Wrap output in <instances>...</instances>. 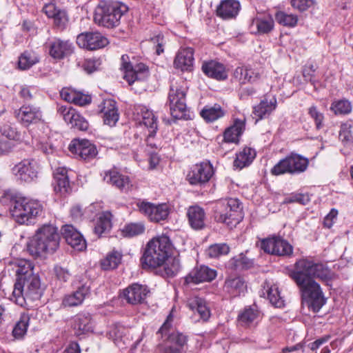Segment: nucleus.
Listing matches in <instances>:
<instances>
[{"mask_svg": "<svg viewBox=\"0 0 353 353\" xmlns=\"http://www.w3.org/2000/svg\"><path fill=\"white\" fill-rule=\"evenodd\" d=\"M333 275L323 263H314L305 258L298 260L294 269L290 272V278L299 289L303 303L314 312H318L326 302L320 285L314 279L328 282L332 279Z\"/></svg>", "mask_w": 353, "mask_h": 353, "instance_id": "nucleus-1", "label": "nucleus"}, {"mask_svg": "<svg viewBox=\"0 0 353 353\" xmlns=\"http://www.w3.org/2000/svg\"><path fill=\"white\" fill-rule=\"evenodd\" d=\"M172 243L165 235L152 238L146 244L141 258L143 268H152L164 265L171 254Z\"/></svg>", "mask_w": 353, "mask_h": 353, "instance_id": "nucleus-2", "label": "nucleus"}, {"mask_svg": "<svg viewBox=\"0 0 353 353\" xmlns=\"http://www.w3.org/2000/svg\"><path fill=\"white\" fill-rule=\"evenodd\" d=\"M59 234L56 227L46 224L39 228L28 244L30 254L37 258L49 252H54L59 245Z\"/></svg>", "mask_w": 353, "mask_h": 353, "instance_id": "nucleus-3", "label": "nucleus"}, {"mask_svg": "<svg viewBox=\"0 0 353 353\" xmlns=\"http://www.w3.org/2000/svg\"><path fill=\"white\" fill-rule=\"evenodd\" d=\"M214 220L229 228L235 227L243 218L241 203L239 199L228 198L216 201L213 206Z\"/></svg>", "mask_w": 353, "mask_h": 353, "instance_id": "nucleus-4", "label": "nucleus"}, {"mask_svg": "<svg viewBox=\"0 0 353 353\" xmlns=\"http://www.w3.org/2000/svg\"><path fill=\"white\" fill-rule=\"evenodd\" d=\"M128 7L121 2L100 3L95 8L94 21L105 28H114L119 25L121 17L127 13Z\"/></svg>", "mask_w": 353, "mask_h": 353, "instance_id": "nucleus-5", "label": "nucleus"}, {"mask_svg": "<svg viewBox=\"0 0 353 353\" xmlns=\"http://www.w3.org/2000/svg\"><path fill=\"white\" fill-rule=\"evenodd\" d=\"M42 205L36 200L18 198L11 201L10 213L20 224H28L42 212Z\"/></svg>", "mask_w": 353, "mask_h": 353, "instance_id": "nucleus-6", "label": "nucleus"}, {"mask_svg": "<svg viewBox=\"0 0 353 353\" xmlns=\"http://www.w3.org/2000/svg\"><path fill=\"white\" fill-rule=\"evenodd\" d=\"M42 294L43 290L37 275L21 281H16L12 292L15 302L20 305H23L27 300L37 301Z\"/></svg>", "mask_w": 353, "mask_h": 353, "instance_id": "nucleus-7", "label": "nucleus"}, {"mask_svg": "<svg viewBox=\"0 0 353 353\" xmlns=\"http://www.w3.org/2000/svg\"><path fill=\"white\" fill-rule=\"evenodd\" d=\"M309 165V160L299 154L292 152L281 159L272 169L273 175L284 174H299L304 172Z\"/></svg>", "mask_w": 353, "mask_h": 353, "instance_id": "nucleus-8", "label": "nucleus"}, {"mask_svg": "<svg viewBox=\"0 0 353 353\" xmlns=\"http://www.w3.org/2000/svg\"><path fill=\"white\" fill-rule=\"evenodd\" d=\"M185 95L186 89L185 88L172 83L168 94V99L171 114L176 119L186 118Z\"/></svg>", "mask_w": 353, "mask_h": 353, "instance_id": "nucleus-9", "label": "nucleus"}, {"mask_svg": "<svg viewBox=\"0 0 353 353\" xmlns=\"http://www.w3.org/2000/svg\"><path fill=\"white\" fill-rule=\"evenodd\" d=\"M261 248L268 254L279 256L289 257L293 254L292 245L280 236H274L263 239Z\"/></svg>", "mask_w": 353, "mask_h": 353, "instance_id": "nucleus-10", "label": "nucleus"}, {"mask_svg": "<svg viewBox=\"0 0 353 353\" xmlns=\"http://www.w3.org/2000/svg\"><path fill=\"white\" fill-rule=\"evenodd\" d=\"M134 116L136 121L140 124L144 125L148 130V143L152 148L156 147L154 144L150 143V139L154 137L158 129L157 118L154 113L143 105H137L134 108Z\"/></svg>", "mask_w": 353, "mask_h": 353, "instance_id": "nucleus-11", "label": "nucleus"}, {"mask_svg": "<svg viewBox=\"0 0 353 353\" xmlns=\"http://www.w3.org/2000/svg\"><path fill=\"white\" fill-rule=\"evenodd\" d=\"M214 174L212 165L209 161H203L192 165L186 179L192 185H203L208 183Z\"/></svg>", "mask_w": 353, "mask_h": 353, "instance_id": "nucleus-12", "label": "nucleus"}, {"mask_svg": "<svg viewBox=\"0 0 353 353\" xmlns=\"http://www.w3.org/2000/svg\"><path fill=\"white\" fill-rule=\"evenodd\" d=\"M39 165L34 159H23L12 168L15 177L23 182H31L38 176Z\"/></svg>", "mask_w": 353, "mask_h": 353, "instance_id": "nucleus-13", "label": "nucleus"}, {"mask_svg": "<svg viewBox=\"0 0 353 353\" xmlns=\"http://www.w3.org/2000/svg\"><path fill=\"white\" fill-rule=\"evenodd\" d=\"M141 213L146 216L151 221L159 222L167 219L170 209L166 203L155 205L150 202L141 201L137 203Z\"/></svg>", "mask_w": 353, "mask_h": 353, "instance_id": "nucleus-14", "label": "nucleus"}, {"mask_svg": "<svg viewBox=\"0 0 353 353\" xmlns=\"http://www.w3.org/2000/svg\"><path fill=\"white\" fill-rule=\"evenodd\" d=\"M77 43L80 48L95 50L108 45V39L98 32H85L77 37Z\"/></svg>", "mask_w": 353, "mask_h": 353, "instance_id": "nucleus-15", "label": "nucleus"}, {"mask_svg": "<svg viewBox=\"0 0 353 353\" xmlns=\"http://www.w3.org/2000/svg\"><path fill=\"white\" fill-rule=\"evenodd\" d=\"M68 149L77 158L83 160L89 161L97 154L96 146L87 139L73 140L69 145Z\"/></svg>", "mask_w": 353, "mask_h": 353, "instance_id": "nucleus-16", "label": "nucleus"}, {"mask_svg": "<svg viewBox=\"0 0 353 353\" xmlns=\"http://www.w3.org/2000/svg\"><path fill=\"white\" fill-rule=\"evenodd\" d=\"M18 121L25 126L39 122L42 119L40 108L32 105H23L15 112Z\"/></svg>", "mask_w": 353, "mask_h": 353, "instance_id": "nucleus-17", "label": "nucleus"}, {"mask_svg": "<svg viewBox=\"0 0 353 353\" xmlns=\"http://www.w3.org/2000/svg\"><path fill=\"white\" fill-rule=\"evenodd\" d=\"M103 123L109 126H114L119 119L117 103L111 99H105L99 105Z\"/></svg>", "mask_w": 353, "mask_h": 353, "instance_id": "nucleus-18", "label": "nucleus"}, {"mask_svg": "<svg viewBox=\"0 0 353 353\" xmlns=\"http://www.w3.org/2000/svg\"><path fill=\"white\" fill-rule=\"evenodd\" d=\"M149 292L146 285L134 283L123 290V296L128 303L137 305L143 303Z\"/></svg>", "mask_w": 353, "mask_h": 353, "instance_id": "nucleus-19", "label": "nucleus"}, {"mask_svg": "<svg viewBox=\"0 0 353 353\" xmlns=\"http://www.w3.org/2000/svg\"><path fill=\"white\" fill-rule=\"evenodd\" d=\"M61 234L66 243L74 249L81 251L85 248L86 243L81 233L72 225H65L61 228Z\"/></svg>", "mask_w": 353, "mask_h": 353, "instance_id": "nucleus-20", "label": "nucleus"}, {"mask_svg": "<svg viewBox=\"0 0 353 353\" xmlns=\"http://www.w3.org/2000/svg\"><path fill=\"white\" fill-rule=\"evenodd\" d=\"M50 55L54 59H61L73 52L72 43L69 41L54 39L48 43Z\"/></svg>", "mask_w": 353, "mask_h": 353, "instance_id": "nucleus-21", "label": "nucleus"}, {"mask_svg": "<svg viewBox=\"0 0 353 353\" xmlns=\"http://www.w3.org/2000/svg\"><path fill=\"white\" fill-rule=\"evenodd\" d=\"M216 276V271L210 268L206 265H200L195 268L186 277L187 283H199L202 282H209L214 279Z\"/></svg>", "mask_w": 353, "mask_h": 353, "instance_id": "nucleus-22", "label": "nucleus"}, {"mask_svg": "<svg viewBox=\"0 0 353 353\" xmlns=\"http://www.w3.org/2000/svg\"><path fill=\"white\" fill-rule=\"evenodd\" d=\"M241 9V5L237 0H222L217 6L216 15L223 20L235 19Z\"/></svg>", "mask_w": 353, "mask_h": 353, "instance_id": "nucleus-23", "label": "nucleus"}, {"mask_svg": "<svg viewBox=\"0 0 353 353\" xmlns=\"http://www.w3.org/2000/svg\"><path fill=\"white\" fill-rule=\"evenodd\" d=\"M72 328L77 336L92 332L94 329V321L90 313H80L73 319Z\"/></svg>", "mask_w": 353, "mask_h": 353, "instance_id": "nucleus-24", "label": "nucleus"}, {"mask_svg": "<svg viewBox=\"0 0 353 353\" xmlns=\"http://www.w3.org/2000/svg\"><path fill=\"white\" fill-rule=\"evenodd\" d=\"M101 175L105 182L115 186L121 190H128L131 186L129 177L120 174L115 170L105 171Z\"/></svg>", "mask_w": 353, "mask_h": 353, "instance_id": "nucleus-25", "label": "nucleus"}, {"mask_svg": "<svg viewBox=\"0 0 353 353\" xmlns=\"http://www.w3.org/2000/svg\"><path fill=\"white\" fill-rule=\"evenodd\" d=\"M54 190L61 194L68 193L71 188L68 176V170L65 168L59 167L53 172Z\"/></svg>", "mask_w": 353, "mask_h": 353, "instance_id": "nucleus-26", "label": "nucleus"}, {"mask_svg": "<svg viewBox=\"0 0 353 353\" xmlns=\"http://www.w3.org/2000/svg\"><path fill=\"white\" fill-rule=\"evenodd\" d=\"M89 294L90 287L82 285L79 287L76 291L64 296L62 300V305L64 307H76L80 305Z\"/></svg>", "mask_w": 353, "mask_h": 353, "instance_id": "nucleus-27", "label": "nucleus"}, {"mask_svg": "<svg viewBox=\"0 0 353 353\" xmlns=\"http://www.w3.org/2000/svg\"><path fill=\"white\" fill-rule=\"evenodd\" d=\"M187 216L189 224L192 229L199 230L205 227V212L202 208L198 205L189 207Z\"/></svg>", "mask_w": 353, "mask_h": 353, "instance_id": "nucleus-28", "label": "nucleus"}, {"mask_svg": "<svg viewBox=\"0 0 353 353\" xmlns=\"http://www.w3.org/2000/svg\"><path fill=\"white\" fill-rule=\"evenodd\" d=\"M194 51L192 48H181L179 50L174 65L182 71L190 70L194 62Z\"/></svg>", "mask_w": 353, "mask_h": 353, "instance_id": "nucleus-29", "label": "nucleus"}, {"mask_svg": "<svg viewBox=\"0 0 353 353\" xmlns=\"http://www.w3.org/2000/svg\"><path fill=\"white\" fill-rule=\"evenodd\" d=\"M277 102L275 97L268 100L263 99L261 102L253 108V118L256 119V122L269 116L276 108Z\"/></svg>", "mask_w": 353, "mask_h": 353, "instance_id": "nucleus-30", "label": "nucleus"}, {"mask_svg": "<svg viewBox=\"0 0 353 353\" xmlns=\"http://www.w3.org/2000/svg\"><path fill=\"white\" fill-rule=\"evenodd\" d=\"M261 296H266L270 302L276 307L284 306V301L280 295L278 286L266 281L263 285Z\"/></svg>", "mask_w": 353, "mask_h": 353, "instance_id": "nucleus-31", "label": "nucleus"}, {"mask_svg": "<svg viewBox=\"0 0 353 353\" xmlns=\"http://www.w3.org/2000/svg\"><path fill=\"white\" fill-rule=\"evenodd\" d=\"M202 70L208 77L216 80H224L228 77L224 65L215 61L203 63Z\"/></svg>", "mask_w": 353, "mask_h": 353, "instance_id": "nucleus-32", "label": "nucleus"}, {"mask_svg": "<svg viewBox=\"0 0 353 353\" xmlns=\"http://www.w3.org/2000/svg\"><path fill=\"white\" fill-rule=\"evenodd\" d=\"M234 76L241 84L246 83H254L261 78V73L259 70H254L247 66H241L235 69Z\"/></svg>", "mask_w": 353, "mask_h": 353, "instance_id": "nucleus-33", "label": "nucleus"}, {"mask_svg": "<svg viewBox=\"0 0 353 353\" xmlns=\"http://www.w3.org/2000/svg\"><path fill=\"white\" fill-rule=\"evenodd\" d=\"M45 14L54 19V23L59 28H64L68 22V16L64 10L57 8L54 3H46L43 8Z\"/></svg>", "mask_w": 353, "mask_h": 353, "instance_id": "nucleus-34", "label": "nucleus"}, {"mask_svg": "<svg viewBox=\"0 0 353 353\" xmlns=\"http://www.w3.org/2000/svg\"><path fill=\"white\" fill-rule=\"evenodd\" d=\"M149 74L148 68L143 63H137L132 65V68L124 74L123 79H125L129 85L133 83L135 81L143 80Z\"/></svg>", "mask_w": 353, "mask_h": 353, "instance_id": "nucleus-35", "label": "nucleus"}, {"mask_svg": "<svg viewBox=\"0 0 353 353\" xmlns=\"http://www.w3.org/2000/svg\"><path fill=\"white\" fill-rule=\"evenodd\" d=\"M245 120L235 119L234 124L225 129L223 133L224 141L227 143H237L245 130Z\"/></svg>", "mask_w": 353, "mask_h": 353, "instance_id": "nucleus-36", "label": "nucleus"}, {"mask_svg": "<svg viewBox=\"0 0 353 353\" xmlns=\"http://www.w3.org/2000/svg\"><path fill=\"white\" fill-rule=\"evenodd\" d=\"M187 305L192 311L196 312L204 321H206L210 316V308L203 298L199 296L190 298Z\"/></svg>", "mask_w": 353, "mask_h": 353, "instance_id": "nucleus-37", "label": "nucleus"}, {"mask_svg": "<svg viewBox=\"0 0 353 353\" xmlns=\"http://www.w3.org/2000/svg\"><path fill=\"white\" fill-rule=\"evenodd\" d=\"M112 228V214L110 212H103L99 214L94 228V233L101 236L108 232Z\"/></svg>", "mask_w": 353, "mask_h": 353, "instance_id": "nucleus-38", "label": "nucleus"}, {"mask_svg": "<svg viewBox=\"0 0 353 353\" xmlns=\"http://www.w3.org/2000/svg\"><path fill=\"white\" fill-rule=\"evenodd\" d=\"M225 112L220 105L214 104L212 106L206 105L201 111L200 114L207 122H213L224 117Z\"/></svg>", "mask_w": 353, "mask_h": 353, "instance_id": "nucleus-39", "label": "nucleus"}, {"mask_svg": "<svg viewBox=\"0 0 353 353\" xmlns=\"http://www.w3.org/2000/svg\"><path fill=\"white\" fill-rule=\"evenodd\" d=\"M34 265L30 261L21 259L17 263L16 274L17 279L16 281H21L30 277L36 276L33 272Z\"/></svg>", "mask_w": 353, "mask_h": 353, "instance_id": "nucleus-40", "label": "nucleus"}, {"mask_svg": "<svg viewBox=\"0 0 353 353\" xmlns=\"http://www.w3.org/2000/svg\"><path fill=\"white\" fill-rule=\"evenodd\" d=\"M245 287L244 281L240 277H234L226 279L223 286V290L230 296L235 297L240 294Z\"/></svg>", "mask_w": 353, "mask_h": 353, "instance_id": "nucleus-41", "label": "nucleus"}, {"mask_svg": "<svg viewBox=\"0 0 353 353\" xmlns=\"http://www.w3.org/2000/svg\"><path fill=\"white\" fill-rule=\"evenodd\" d=\"M255 151L250 148H245L239 153L236 154L234 161V165L240 169L249 165L255 158Z\"/></svg>", "mask_w": 353, "mask_h": 353, "instance_id": "nucleus-42", "label": "nucleus"}, {"mask_svg": "<svg viewBox=\"0 0 353 353\" xmlns=\"http://www.w3.org/2000/svg\"><path fill=\"white\" fill-rule=\"evenodd\" d=\"M171 324L168 321H166L159 329V332L161 334L163 337H167V339L172 342H174L179 346H183L186 343V336L180 333H169Z\"/></svg>", "mask_w": 353, "mask_h": 353, "instance_id": "nucleus-43", "label": "nucleus"}, {"mask_svg": "<svg viewBox=\"0 0 353 353\" xmlns=\"http://www.w3.org/2000/svg\"><path fill=\"white\" fill-rule=\"evenodd\" d=\"M122 254L120 252L112 250L107 254L106 257L101 261V268L104 270H113L117 268L121 263Z\"/></svg>", "mask_w": 353, "mask_h": 353, "instance_id": "nucleus-44", "label": "nucleus"}, {"mask_svg": "<svg viewBox=\"0 0 353 353\" xmlns=\"http://www.w3.org/2000/svg\"><path fill=\"white\" fill-rule=\"evenodd\" d=\"M39 61L37 54L32 51H25L19 57L18 65L21 70H28Z\"/></svg>", "mask_w": 353, "mask_h": 353, "instance_id": "nucleus-45", "label": "nucleus"}, {"mask_svg": "<svg viewBox=\"0 0 353 353\" xmlns=\"http://www.w3.org/2000/svg\"><path fill=\"white\" fill-rule=\"evenodd\" d=\"M30 317L27 314H22L19 320L12 330V336L16 339H21L26 334L29 325Z\"/></svg>", "mask_w": 353, "mask_h": 353, "instance_id": "nucleus-46", "label": "nucleus"}, {"mask_svg": "<svg viewBox=\"0 0 353 353\" xmlns=\"http://www.w3.org/2000/svg\"><path fill=\"white\" fill-rule=\"evenodd\" d=\"M259 312L256 307H245L238 316V321L242 325H249L259 316Z\"/></svg>", "mask_w": 353, "mask_h": 353, "instance_id": "nucleus-47", "label": "nucleus"}, {"mask_svg": "<svg viewBox=\"0 0 353 353\" xmlns=\"http://www.w3.org/2000/svg\"><path fill=\"white\" fill-rule=\"evenodd\" d=\"M254 23L257 28L258 32L261 34L270 32L272 30L274 25V19L270 15L257 17L254 20Z\"/></svg>", "mask_w": 353, "mask_h": 353, "instance_id": "nucleus-48", "label": "nucleus"}, {"mask_svg": "<svg viewBox=\"0 0 353 353\" xmlns=\"http://www.w3.org/2000/svg\"><path fill=\"white\" fill-rule=\"evenodd\" d=\"M145 231V225L142 222L130 223L126 224L121 230L125 237H134L143 234Z\"/></svg>", "mask_w": 353, "mask_h": 353, "instance_id": "nucleus-49", "label": "nucleus"}, {"mask_svg": "<svg viewBox=\"0 0 353 353\" xmlns=\"http://www.w3.org/2000/svg\"><path fill=\"white\" fill-rule=\"evenodd\" d=\"M230 252V247L226 243H216L210 245L206 250L207 255L210 258H218L225 255Z\"/></svg>", "mask_w": 353, "mask_h": 353, "instance_id": "nucleus-50", "label": "nucleus"}, {"mask_svg": "<svg viewBox=\"0 0 353 353\" xmlns=\"http://www.w3.org/2000/svg\"><path fill=\"white\" fill-rule=\"evenodd\" d=\"M275 19L284 26L294 27L298 22V17L295 14H287L284 12H278L275 14Z\"/></svg>", "mask_w": 353, "mask_h": 353, "instance_id": "nucleus-51", "label": "nucleus"}, {"mask_svg": "<svg viewBox=\"0 0 353 353\" xmlns=\"http://www.w3.org/2000/svg\"><path fill=\"white\" fill-rule=\"evenodd\" d=\"M1 134L10 140L21 141L22 135L17 129L11 124H4L0 129Z\"/></svg>", "mask_w": 353, "mask_h": 353, "instance_id": "nucleus-52", "label": "nucleus"}, {"mask_svg": "<svg viewBox=\"0 0 353 353\" xmlns=\"http://www.w3.org/2000/svg\"><path fill=\"white\" fill-rule=\"evenodd\" d=\"M330 108L336 114H347L352 111V105L349 101L341 99L334 101Z\"/></svg>", "mask_w": 353, "mask_h": 353, "instance_id": "nucleus-53", "label": "nucleus"}, {"mask_svg": "<svg viewBox=\"0 0 353 353\" xmlns=\"http://www.w3.org/2000/svg\"><path fill=\"white\" fill-rule=\"evenodd\" d=\"M164 272L167 276L172 277L175 276L180 270V261L177 258H170L164 263Z\"/></svg>", "mask_w": 353, "mask_h": 353, "instance_id": "nucleus-54", "label": "nucleus"}, {"mask_svg": "<svg viewBox=\"0 0 353 353\" xmlns=\"http://www.w3.org/2000/svg\"><path fill=\"white\" fill-rule=\"evenodd\" d=\"M68 123H70L72 128L81 131H85L89 127L88 122L85 119L77 112L71 118V121H68Z\"/></svg>", "mask_w": 353, "mask_h": 353, "instance_id": "nucleus-55", "label": "nucleus"}, {"mask_svg": "<svg viewBox=\"0 0 353 353\" xmlns=\"http://www.w3.org/2000/svg\"><path fill=\"white\" fill-rule=\"evenodd\" d=\"M308 114L314 120L317 130H320L324 126V115L316 106L312 105L308 108Z\"/></svg>", "mask_w": 353, "mask_h": 353, "instance_id": "nucleus-56", "label": "nucleus"}, {"mask_svg": "<svg viewBox=\"0 0 353 353\" xmlns=\"http://www.w3.org/2000/svg\"><path fill=\"white\" fill-rule=\"evenodd\" d=\"M310 201L307 194L296 193L286 197L283 201L284 203H298L302 205H306Z\"/></svg>", "mask_w": 353, "mask_h": 353, "instance_id": "nucleus-57", "label": "nucleus"}, {"mask_svg": "<svg viewBox=\"0 0 353 353\" xmlns=\"http://www.w3.org/2000/svg\"><path fill=\"white\" fill-rule=\"evenodd\" d=\"M150 42L155 49L156 54L157 55L161 54L163 52V46L165 44V40L163 34H159L152 38H151Z\"/></svg>", "mask_w": 353, "mask_h": 353, "instance_id": "nucleus-58", "label": "nucleus"}, {"mask_svg": "<svg viewBox=\"0 0 353 353\" xmlns=\"http://www.w3.org/2000/svg\"><path fill=\"white\" fill-rule=\"evenodd\" d=\"M37 90L34 86L23 85L21 87L19 96L26 101H29L33 99L34 95L37 94Z\"/></svg>", "mask_w": 353, "mask_h": 353, "instance_id": "nucleus-59", "label": "nucleus"}, {"mask_svg": "<svg viewBox=\"0 0 353 353\" xmlns=\"http://www.w3.org/2000/svg\"><path fill=\"white\" fill-rule=\"evenodd\" d=\"M57 112L62 116L64 121L68 123V121H71V118H72L76 111L70 105H59Z\"/></svg>", "mask_w": 353, "mask_h": 353, "instance_id": "nucleus-60", "label": "nucleus"}, {"mask_svg": "<svg viewBox=\"0 0 353 353\" xmlns=\"http://www.w3.org/2000/svg\"><path fill=\"white\" fill-rule=\"evenodd\" d=\"M351 125L343 123L341 126L339 132V139L343 142L350 141L353 139L352 132L350 130Z\"/></svg>", "mask_w": 353, "mask_h": 353, "instance_id": "nucleus-61", "label": "nucleus"}, {"mask_svg": "<svg viewBox=\"0 0 353 353\" xmlns=\"http://www.w3.org/2000/svg\"><path fill=\"white\" fill-rule=\"evenodd\" d=\"M314 3V0H291L292 7L301 12L310 8Z\"/></svg>", "mask_w": 353, "mask_h": 353, "instance_id": "nucleus-62", "label": "nucleus"}, {"mask_svg": "<svg viewBox=\"0 0 353 353\" xmlns=\"http://www.w3.org/2000/svg\"><path fill=\"white\" fill-rule=\"evenodd\" d=\"M54 272L57 279L61 281L66 282L70 277L69 271L59 265H55Z\"/></svg>", "mask_w": 353, "mask_h": 353, "instance_id": "nucleus-63", "label": "nucleus"}, {"mask_svg": "<svg viewBox=\"0 0 353 353\" xmlns=\"http://www.w3.org/2000/svg\"><path fill=\"white\" fill-rule=\"evenodd\" d=\"M91 103V97L88 94H84L80 92H77L75 94V100L73 103L83 106Z\"/></svg>", "mask_w": 353, "mask_h": 353, "instance_id": "nucleus-64", "label": "nucleus"}]
</instances>
